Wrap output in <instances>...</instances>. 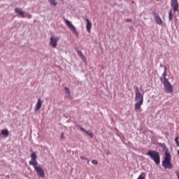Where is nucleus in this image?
I'll use <instances>...</instances> for the list:
<instances>
[{
  "mask_svg": "<svg viewBox=\"0 0 179 179\" xmlns=\"http://www.w3.org/2000/svg\"><path fill=\"white\" fill-rule=\"evenodd\" d=\"M178 139H179L178 136H176V138H175V141H176V143L178 147L179 146Z\"/></svg>",
  "mask_w": 179,
  "mask_h": 179,
  "instance_id": "f3484780",
  "label": "nucleus"
},
{
  "mask_svg": "<svg viewBox=\"0 0 179 179\" xmlns=\"http://www.w3.org/2000/svg\"><path fill=\"white\" fill-rule=\"evenodd\" d=\"M31 160L29 162V166H36V164H38V162H37V155H36V152L31 153Z\"/></svg>",
  "mask_w": 179,
  "mask_h": 179,
  "instance_id": "1a4fd4ad",
  "label": "nucleus"
},
{
  "mask_svg": "<svg viewBox=\"0 0 179 179\" xmlns=\"http://www.w3.org/2000/svg\"><path fill=\"white\" fill-rule=\"evenodd\" d=\"M80 131H82L83 132H85V134H87L88 135V136L91 137V138H93V134L92 132L89 131H87L83 127H80Z\"/></svg>",
  "mask_w": 179,
  "mask_h": 179,
  "instance_id": "ddd939ff",
  "label": "nucleus"
},
{
  "mask_svg": "<svg viewBox=\"0 0 179 179\" xmlns=\"http://www.w3.org/2000/svg\"><path fill=\"white\" fill-rule=\"evenodd\" d=\"M64 89H65V90H66L67 94H69L71 93V90H69V88L65 87Z\"/></svg>",
  "mask_w": 179,
  "mask_h": 179,
  "instance_id": "aec40b11",
  "label": "nucleus"
},
{
  "mask_svg": "<svg viewBox=\"0 0 179 179\" xmlns=\"http://www.w3.org/2000/svg\"><path fill=\"white\" fill-rule=\"evenodd\" d=\"M176 176H177L178 178L179 179V173L178 172H176Z\"/></svg>",
  "mask_w": 179,
  "mask_h": 179,
  "instance_id": "b1692460",
  "label": "nucleus"
},
{
  "mask_svg": "<svg viewBox=\"0 0 179 179\" xmlns=\"http://www.w3.org/2000/svg\"><path fill=\"white\" fill-rule=\"evenodd\" d=\"M162 166L164 169H171V157L170 156V152L169 151L165 152V158L162 162Z\"/></svg>",
  "mask_w": 179,
  "mask_h": 179,
  "instance_id": "39448f33",
  "label": "nucleus"
},
{
  "mask_svg": "<svg viewBox=\"0 0 179 179\" xmlns=\"http://www.w3.org/2000/svg\"><path fill=\"white\" fill-rule=\"evenodd\" d=\"M15 13L19 14L20 16H21V17H24V11L22 10L21 8H15Z\"/></svg>",
  "mask_w": 179,
  "mask_h": 179,
  "instance_id": "f8f14e48",
  "label": "nucleus"
},
{
  "mask_svg": "<svg viewBox=\"0 0 179 179\" xmlns=\"http://www.w3.org/2000/svg\"><path fill=\"white\" fill-rule=\"evenodd\" d=\"M148 156H150V159L155 162V164H160V154L156 150H149L147 153Z\"/></svg>",
  "mask_w": 179,
  "mask_h": 179,
  "instance_id": "20e7f679",
  "label": "nucleus"
},
{
  "mask_svg": "<svg viewBox=\"0 0 179 179\" xmlns=\"http://www.w3.org/2000/svg\"><path fill=\"white\" fill-rule=\"evenodd\" d=\"M86 29H87V31L88 33H90V31H92V22H90V20H89V18H86Z\"/></svg>",
  "mask_w": 179,
  "mask_h": 179,
  "instance_id": "9b49d317",
  "label": "nucleus"
},
{
  "mask_svg": "<svg viewBox=\"0 0 179 179\" xmlns=\"http://www.w3.org/2000/svg\"><path fill=\"white\" fill-rule=\"evenodd\" d=\"M171 6L172 9L169 13V20H173V16L176 12H179V3L178 0H171Z\"/></svg>",
  "mask_w": 179,
  "mask_h": 179,
  "instance_id": "7ed1b4c3",
  "label": "nucleus"
},
{
  "mask_svg": "<svg viewBox=\"0 0 179 179\" xmlns=\"http://www.w3.org/2000/svg\"><path fill=\"white\" fill-rule=\"evenodd\" d=\"M65 23L66 26L70 29V30L75 34L76 37H78L79 36V33L76 30V27L73 24H72V22L69 21V20H65Z\"/></svg>",
  "mask_w": 179,
  "mask_h": 179,
  "instance_id": "0eeeda50",
  "label": "nucleus"
},
{
  "mask_svg": "<svg viewBox=\"0 0 179 179\" xmlns=\"http://www.w3.org/2000/svg\"><path fill=\"white\" fill-rule=\"evenodd\" d=\"M81 160H87V164H89V160L87 159V158L85 157H80Z\"/></svg>",
  "mask_w": 179,
  "mask_h": 179,
  "instance_id": "412c9836",
  "label": "nucleus"
},
{
  "mask_svg": "<svg viewBox=\"0 0 179 179\" xmlns=\"http://www.w3.org/2000/svg\"><path fill=\"white\" fill-rule=\"evenodd\" d=\"M80 58H81V59H83V61H84V62H85V61H86V57H85L84 55H83L81 57H80Z\"/></svg>",
  "mask_w": 179,
  "mask_h": 179,
  "instance_id": "6ab92c4d",
  "label": "nucleus"
},
{
  "mask_svg": "<svg viewBox=\"0 0 179 179\" xmlns=\"http://www.w3.org/2000/svg\"><path fill=\"white\" fill-rule=\"evenodd\" d=\"M58 41H59V37L52 36L50 37V41L49 44L52 48H56L57 45H58Z\"/></svg>",
  "mask_w": 179,
  "mask_h": 179,
  "instance_id": "6e6552de",
  "label": "nucleus"
},
{
  "mask_svg": "<svg viewBox=\"0 0 179 179\" xmlns=\"http://www.w3.org/2000/svg\"><path fill=\"white\" fill-rule=\"evenodd\" d=\"M60 138L62 141H64V139H65V136H64V133H62Z\"/></svg>",
  "mask_w": 179,
  "mask_h": 179,
  "instance_id": "5701e85b",
  "label": "nucleus"
},
{
  "mask_svg": "<svg viewBox=\"0 0 179 179\" xmlns=\"http://www.w3.org/2000/svg\"><path fill=\"white\" fill-rule=\"evenodd\" d=\"M50 1L51 5H53V6H57V3L55 1V0H49Z\"/></svg>",
  "mask_w": 179,
  "mask_h": 179,
  "instance_id": "dca6fc26",
  "label": "nucleus"
},
{
  "mask_svg": "<svg viewBox=\"0 0 179 179\" xmlns=\"http://www.w3.org/2000/svg\"><path fill=\"white\" fill-rule=\"evenodd\" d=\"M77 52H78L79 57H82L83 55V53H82V51L78 50Z\"/></svg>",
  "mask_w": 179,
  "mask_h": 179,
  "instance_id": "4be33fe9",
  "label": "nucleus"
},
{
  "mask_svg": "<svg viewBox=\"0 0 179 179\" xmlns=\"http://www.w3.org/2000/svg\"><path fill=\"white\" fill-rule=\"evenodd\" d=\"M92 164H95V165L99 164V162H97V160H96V159L92 160Z\"/></svg>",
  "mask_w": 179,
  "mask_h": 179,
  "instance_id": "a211bd4d",
  "label": "nucleus"
},
{
  "mask_svg": "<svg viewBox=\"0 0 179 179\" xmlns=\"http://www.w3.org/2000/svg\"><path fill=\"white\" fill-rule=\"evenodd\" d=\"M134 89L135 90V100L136 103L134 105L135 111H141V106L143 104V96L145 94V92L143 90H139L138 86L134 85Z\"/></svg>",
  "mask_w": 179,
  "mask_h": 179,
  "instance_id": "f257e3e1",
  "label": "nucleus"
},
{
  "mask_svg": "<svg viewBox=\"0 0 179 179\" xmlns=\"http://www.w3.org/2000/svg\"><path fill=\"white\" fill-rule=\"evenodd\" d=\"M41 106H43V101H41V99H38L34 107L35 111H38L41 108Z\"/></svg>",
  "mask_w": 179,
  "mask_h": 179,
  "instance_id": "9d476101",
  "label": "nucleus"
},
{
  "mask_svg": "<svg viewBox=\"0 0 179 179\" xmlns=\"http://www.w3.org/2000/svg\"><path fill=\"white\" fill-rule=\"evenodd\" d=\"M32 166L38 177H41V178H44V177H45L43 167H41L38 164Z\"/></svg>",
  "mask_w": 179,
  "mask_h": 179,
  "instance_id": "423d86ee",
  "label": "nucleus"
},
{
  "mask_svg": "<svg viewBox=\"0 0 179 179\" xmlns=\"http://www.w3.org/2000/svg\"><path fill=\"white\" fill-rule=\"evenodd\" d=\"M155 22L157 24H163V20H162V18L159 15L155 16Z\"/></svg>",
  "mask_w": 179,
  "mask_h": 179,
  "instance_id": "4468645a",
  "label": "nucleus"
},
{
  "mask_svg": "<svg viewBox=\"0 0 179 179\" xmlns=\"http://www.w3.org/2000/svg\"><path fill=\"white\" fill-rule=\"evenodd\" d=\"M1 135L6 138H8V136H9V131H8V129L1 130Z\"/></svg>",
  "mask_w": 179,
  "mask_h": 179,
  "instance_id": "2eb2a0df",
  "label": "nucleus"
},
{
  "mask_svg": "<svg viewBox=\"0 0 179 179\" xmlns=\"http://www.w3.org/2000/svg\"><path fill=\"white\" fill-rule=\"evenodd\" d=\"M167 76V69H164V71L160 78L161 82L164 85V90L165 93H173V85L169 81V79L166 78Z\"/></svg>",
  "mask_w": 179,
  "mask_h": 179,
  "instance_id": "f03ea898",
  "label": "nucleus"
}]
</instances>
